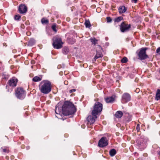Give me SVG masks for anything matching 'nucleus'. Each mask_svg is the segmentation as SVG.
I'll use <instances>...</instances> for the list:
<instances>
[{
    "instance_id": "f257e3e1",
    "label": "nucleus",
    "mask_w": 160,
    "mask_h": 160,
    "mask_svg": "<svg viewBox=\"0 0 160 160\" xmlns=\"http://www.w3.org/2000/svg\"><path fill=\"white\" fill-rule=\"evenodd\" d=\"M76 108L74 105L71 102L65 101L62 106V108H59V106L56 107L55 112L57 114L62 113L65 115H69L73 114L75 112Z\"/></svg>"
},
{
    "instance_id": "f03ea898",
    "label": "nucleus",
    "mask_w": 160,
    "mask_h": 160,
    "mask_svg": "<svg viewBox=\"0 0 160 160\" xmlns=\"http://www.w3.org/2000/svg\"><path fill=\"white\" fill-rule=\"evenodd\" d=\"M52 88L51 82L48 80L42 81L39 85V89L40 92L44 94L49 93L51 91Z\"/></svg>"
},
{
    "instance_id": "7ed1b4c3",
    "label": "nucleus",
    "mask_w": 160,
    "mask_h": 160,
    "mask_svg": "<svg viewBox=\"0 0 160 160\" xmlns=\"http://www.w3.org/2000/svg\"><path fill=\"white\" fill-rule=\"evenodd\" d=\"M102 105L101 103L99 102H96L95 103L92 113L95 118H97V115L102 111Z\"/></svg>"
},
{
    "instance_id": "20e7f679",
    "label": "nucleus",
    "mask_w": 160,
    "mask_h": 160,
    "mask_svg": "<svg viewBox=\"0 0 160 160\" xmlns=\"http://www.w3.org/2000/svg\"><path fill=\"white\" fill-rule=\"evenodd\" d=\"M53 41L52 44L54 48L59 49L62 47L63 43L60 38L56 36L53 37Z\"/></svg>"
},
{
    "instance_id": "39448f33",
    "label": "nucleus",
    "mask_w": 160,
    "mask_h": 160,
    "mask_svg": "<svg viewBox=\"0 0 160 160\" xmlns=\"http://www.w3.org/2000/svg\"><path fill=\"white\" fill-rule=\"evenodd\" d=\"M15 94L17 98L23 99L25 97V91L21 87L17 88L15 91Z\"/></svg>"
},
{
    "instance_id": "423d86ee",
    "label": "nucleus",
    "mask_w": 160,
    "mask_h": 160,
    "mask_svg": "<svg viewBox=\"0 0 160 160\" xmlns=\"http://www.w3.org/2000/svg\"><path fill=\"white\" fill-rule=\"evenodd\" d=\"M131 27L130 24H126L125 22H122L120 25V30L122 32L128 31Z\"/></svg>"
},
{
    "instance_id": "0eeeda50",
    "label": "nucleus",
    "mask_w": 160,
    "mask_h": 160,
    "mask_svg": "<svg viewBox=\"0 0 160 160\" xmlns=\"http://www.w3.org/2000/svg\"><path fill=\"white\" fill-rule=\"evenodd\" d=\"M108 144V141L107 138L103 137L99 140L98 146L102 148L107 146Z\"/></svg>"
},
{
    "instance_id": "6e6552de",
    "label": "nucleus",
    "mask_w": 160,
    "mask_h": 160,
    "mask_svg": "<svg viewBox=\"0 0 160 160\" xmlns=\"http://www.w3.org/2000/svg\"><path fill=\"white\" fill-rule=\"evenodd\" d=\"M146 49L142 48L141 49L138 55L141 60H144L148 58V56L146 53Z\"/></svg>"
},
{
    "instance_id": "1a4fd4ad",
    "label": "nucleus",
    "mask_w": 160,
    "mask_h": 160,
    "mask_svg": "<svg viewBox=\"0 0 160 160\" xmlns=\"http://www.w3.org/2000/svg\"><path fill=\"white\" fill-rule=\"evenodd\" d=\"M18 80L15 77H13L8 82L9 85L12 87H14L16 86Z\"/></svg>"
},
{
    "instance_id": "9d476101",
    "label": "nucleus",
    "mask_w": 160,
    "mask_h": 160,
    "mask_svg": "<svg viewBox=\"0 0 160 160\" xmlns=\"http://www.w3.org/2000/svg\"><path fill=\"white\" fill-rule=\"evenodd\" d=\"M130 100L131 96L129 93H125L123 94L122 97V102H127L130 101Z\"/></svg>"
},
{
    "instance_id": "9b49d317",
    "label": "nucleus",
    "mask_w": 160,
    "mask_h": 160,
    "mask_svg": "<svg viewBox=\"0 0 160 160\" xmlns=\"http://www.w3.org/2000/svg\"><path fill=\"white\" fill-rule=\"evenodd\" d=\"M18 10L21 13H25L27 11V7L24 5L21 4L19 6Z\"/></svg>"
},
{
    "instance_id": "f8f14e48",
    "label": "nucleus",
    "mask_w": 160,
    "mask_h": 160,
    "mask_svg": "<svg viewBox=\"0 0 160 160\" xmlns=\"http://www.w3.org/2000/svg\"><path fill=\"white\" fill-rule=\"evenodd\" d=\"M87 120L89 123L92 124L95 122V119L92 116H89L87 118Z\"/></svg>"
},
{
    "instance_id": "ddd939ff",
    "label": "nucleus",
    "mask_w": 160,
    "mask_h": 160,
    "mask_svg": "<svg viewBox=\"0 0 160 160\" xmlns=\"http://www.w3.org/2000/svg\"><path fill=\"white\" fill-rule=\"evenodd\" d=\"M114 100V98L112 96L105 98V100L107 103H112Z\"/></svg>"
},
{
    "instance_id": "4468645a",
    "label": "nucleus",
    "mask_w": 160,
    "mask_h": 160,
    "mask_svg": "<svg viewBox=\"0 0 160 160\" xmlns=\"http://www.w3.org/2000/svg\"><path fill=\"white\" fill-rule=\"evenodd\" d=\"M126 8L124 6H120L118 8V11L120 13H124L126 11Z\"/></svg>"
},
{
    "instance_id": "2eb2a0df",
    "label": "nucleus",
    "mask_w": 160,
    "mask_h": 160,
    "mask_svg": "<svg viewBox=\"0 0 160 160\" xmlns=\"http://www.w3.org/2000/svg\"><path fill=\"white\" fill-rule=\"evenodd\" d=\"M122 112L121 111H118L116 113L115 116L116 118H120L122 117Z\"/></svg>"
},
{
    "instance_id": "dca6fc26",
    "label": "nucleus",
    "mask_w": 160,
    "mask_h": 160,
    "mask_svg": "<svg viewBox=\"0 0 160 160\" xmlns=\"http://www.w3.org/2000/svg\"><path fill=\"white\" fill-rule=\"evenodd\" d=\"M155 98L157 100L160 99V89L157 90Z\"/></svg>"
},
{
    "instance_id": "f3484780",
    "label": "nucleus",
    "mask_w": 160,
    "mask_h": 160,
    "mask_svg": "<svg viewBox=\"0 0 160 160\" xmlns=\"http://www.w3.org/2000/svg\"><path fill=\"white\" fill-rule=\"evenodd\" d=\"M32 80L35 82H38L42 80V78L38 76H35L33 78Z\"/></svg>"
},
{
    "instance_id": "a211bd4d",
    "label": "nucleus",
    "mask_w": 160,
    "mask_h": 160,
    "mask_svg": "<svg viewBox=\"0 0 160 160\" xmlns=\"http://www.w3.org/2000/svg\"><path fill=\"white\" fill-rule=\"evenodd\" d=\"M102 55L101 53L97 52V54L94 57V59L96 60L97 59L102 57Z\"/></svg>"
},
{
    "instance_id": "6ab92c4d",
    "label": "nucleus",
    "mask_w": 160,
    "mask_h": 160,
    "mask_svg": "<svg viewBox=\"0 0 160 160\" xmlns=\"http://www.w3.org/2000/svg\"><path fill=\"white\" fill-rule=\"evenodd\" d=\"M35 43V41L33 39H31L28 42V45L29 46H32Z\"/></svg>"
},
{
    "instance_id": "aec40b11",
    "label": "nucleus",
    "mask_w": 160,
    "mask_h": 160,
    "mask_svg": "<svg viewBox=\"0 0 160 160\" xmlns=\"http://www.w3.org/2000/svg\"><path fill=\"white\" fill-rule=\"evenodd\" d=\"M116 152L115 149H112L109 152L110 155L112 156H113L116 154Z\"/></svg>"
},
{
    "instance_id": "412c9836",
    "label": "nucleus",
    "mask_w": 160,
    "mask_h": 160,
    "mask_svg": "<svg viewBox=\"0 0 160 160\" xmlns=\"http://www.w3.org/2000/svg\"><path fill=\"white\" fill-rule=\"evenodd\" d=\"M85 25L86 28H89L91 27L90 22L89 20H86L85 22Z\"/></svg>"
},
{
    "instance_id": "4be33fe9",
    "label": "nucleus",
    "mask_w": 160,
    "mask_h": 160,
    "mask_svg": "<svg viewBox=\"0 0 160 160\" xmlns=\"http://www.w3.org/2000/svg\"><path fill=\"white\" fill-rule=\"evenodd\" d=\"M123 19V18L122 17H119L118 18H116L114 19L115 22H119Z\"/></svg>"
},
{
    "instance_id": "5701e85b",
    "label": "nucleus",
    "mask_w": 160,
    "mask_h": 160,
    "mask_svg": "<svg viewBox=\"0 0 160 160\" xmlns=\"http://www.w3.org/2000/svg\"><path fill=\"white\" fill-rule=\"evenodd\" d=\"M63 52L65 54H67L69 52V50L68 48L64 47L63 49Z\"/></svg>"
},
{
    "instance_id": "b1692460",
    "label": "nucleus",
    "mask_w": 160,
    "mask_h": 160,
    "mask_svg": "<svg viewBox=\"0 0 160 160\" xmlns=\"http://www.w3.org/2000/svg\"><path fill=\"white\" fill-rule=\"evenodd\" d=\"M91 41L92 42V43L95 45L97 43V40H96L95 38H91L90 39Z\"/></svg>"
},
{
    "instance_id": "393cba45",
    "label": "nucleus",
    "mask_w": 160,
    "mask_h": 160,
    "mask_svg": "<svg viewBox=\"0 0 160 160\" xmlns=\"http://www.w3.org/2000/svg\"><path fill=\"white\" fill-rule=\"evenodd\" d=\"M42 24H48V21L47 19H45L44 18H43L41 19V21Z\"/></svg>"
},
{
    "instance_id": "a878e982",
    "label": "nucleus",
    "mask_w": 160,
    "mask_h": 160,
    "mask_svg": "<svg viewBox=\"0 0 160 160\" xmlns=\"http://www.w3.org/2000/svg\"><path fill=\"white\" fill-rule=\"evenodd\" d=\"M128 59L127 58H123L121 60V61L122 63H126L127 62Z\"/></svg>"
},
{
    "instance_id": "bb28decb",
    "label": "nucleus",
    "mask_w": 160,
    "mask_h": 160,
    "mask_svg": "<svg viewBox=\"0 0 160 160\" xmlns=\"http://www.w3.org/2000/svg\"><path fill=\"white\" fill-rule=\"evenodd\" d=\"M56 25L55 24L53 25L52 27V29L55 32H57V30L56 28Z\"/></svg>"
},
{
    "instance_id": "cd10ccee",
    "label": "nucleus",
    "mask_w": 160,
    "mask_h": 160,
    "mask_svg": "<svg viewBox=\"0 0 160 160\" xmlns=\"http://www.w3.org/2000/svg\"><path fill=\"white\" fill-rule=\"evenodd\" d=\"M21 18L19 15H16L14 16V18L16 20H18Z\"/></svg>"
},
{
    "instance_id": "c85d7f7f",
    "label": "nucleus",
    "mask_w": 160,
    "mask_h": 160,
    "mask_svg": "<svg viewBox=\"0 0 160 160\" xmlns=\"http://www.w3.org/2000/svg\"><path fill=\"white\" fill-rule=\"evenodd\" d=\"M156 52L160 56V47H159L157 49Z\"/></svg>"
},
{
    "instance_id": "c756f323",
    "label": "nucleus",
    "mask_w": 160,
    "mask_h": 160,
    "mask_svg": "<svg viewBox=\"0 0 160 160\" xmlns=\"http://www.w3.org/2000/svg\"><path fill=\"white\" fill-rule=\"evenodd\" d=\"M136 129L138 132H139L140 129V125L139 124H138L137 125V126L136 127Z\"/></svg>"
},
{
    "instance_id": "7c9ffc66",
    "label": "nucleus",
    "mask_w": 160,
    "mask_h": 160,
    "mask_svg": "<svg viewBox=\"0 0 160 160\" xmlns=\"http://www.w3.org/2000/svg\"><path fill=\"white\" fill-rule=\"evenodd\" d=\"M107 22H111L112 19L110 17H108L107 18Z\"/></svg>"
},
{
    "instance_id": "2f4dec72",
    "label": "nucleus",
    "mask_w": 160,
    "mask_h": 160,
    "mask_svg": "<svg viewBox=\"0 0 160 160\" xmlns=\"http://www.w3.org/2000/svg\"><path fill=\"white\" fill-rule=\"evenodd\" d=\"M75 91H76L75 89H72L70 90L69 92H70V93H71L72 92H75Z\"/></svg>"
},
{
    "instance_id": "473e14b6",
    "label": "nucleus",
    "mask_w": 160,
    "mask_h": 160,
    "mask_svg": "<svg viewBox=\"0 0 160 160\" xmlns=\"http://www.w3.org/2000/svg\"><path fill=\"white\" fill-rule=\"evenodd\" d=\"M3 151L4 152H8V150H7L6 149H3Z\"/></svg>"
},
{
    "instance_id": "72a5a7b5",
    "label": "nucleus",
    "mask_w": 160,
    "mask_h": 160,
    "mask_svg": "<svg viewBox=\"0 0 160 160\" xmlns=\"http://www.w3.org/2000/svg\"><path fill=\"white\" fill-rule=\"evenodd\" d=\"M138 0H132V2H134V3H136Z\"/></svg>"
},
{
    "instance_id": "f704fd0d",
    "label": "nucleus",
    "mask_w": 160,
    "mask_h": 160,
    "mask_svg": "<svg viewBox=\"0 0 160 160\" xmlns=\"http://www.w3.org/2000/svg\"><path fill=\"white\" fill-rule=\"evenodd\" d=\"M31 63L32 64H34V61H32V62H31Z\"/></svg>"
},
{
    "instance_id": "c9c22d12",
    "label": "nucleus",
    "mask_w": 160,
    "mask_h": 160,
    "mask_svg": "<svg viewBox=\"0 0 160 160\" xmlns=\"http://www.w3.org/2000/svg\"><path fill=\"white\" fill-rule=\"evenodd\" d=\"M67 81H65V82H64V83H65V84H67V83H67Z\"/></svg>"
},
{
    "instance_id": "e433bc0d",
    "label": "nucleus",
    "mask_w": 160,
    "mask_h": 160,
    "mask_svg": "<svg viewBox=\"0 0 160 160\" xmlns=\"http://www.w3.org/2000/svg\"><path fill=\"white\" fill-rule=\"evenodd\" d=\"M138 90H139V89H138V88H137L136 89V90L137 91H138Z\"/></svg>"
},
{
    "instance_id": "4c0bfd02",
    "label": "nucleus",
    "mask_w": 160,
    "mask_h": 160,
    "mask_svg": "<svg viewBox=\"0 0 160 160\" xmlns=\"http://www.w3.org/2000/svg\"><path fill=\"white\" fill-rule=\"evenodd\" d=\"M56 117L57 118H58V116H56Z\"/></svg>"
},
{
    "instance_id": "58836bf2",
    "label": "nucleus",
    "mask_w": 160,
    "mask_h": 160,
    "mask_svg": "<svg viewBox=\"0 0 160 160\" xmlns=\"http://www.w3.org/2000/svg\"><path fill=\"white\" fill-rule=\"evenodd\" d=\"M71 44H73V43H71Z\"/></svg>"
},
{
    "instance_id": "ea45409f",
    "label": "nucleus",
    "mask_w": 160,
    "mask_h": 160,
    "mask_svg": "<svg viewBox=\"0 0 160 160\" xmlns=\"http://www.w3.org/2000/svg\"><path fill=\"white\" fill-rule=\"evenodd\" d=\"M159 154H160V153H159Z\"/></svg>"
},
{
    "instance_id": "a19ab883",
    "label": "nucleus",
    "mask_w": 160,
    "mask_h": 160,
    "mask_svg": "<svg viewBox=\"0 0 160 160\" xmlns=\"http://www.w3.org/2000/svg\"><path fill=\"white\" fill-rule=\"evenodd\" d=\"M159 154H160V153H159Z\"/></svg>"
},
{
    "instance_id": "79ce46f5",
    "label": "nucleus",
    "mask_w": 160,
    "mask_h": 160,
    "mask_svg": "<svg viewBox=\"0 0 160 160\" xmlns=\"http://www.w3.org/2000/svg\"><path fill=\"white\" fill-rule=\"evenodd\" d=\"M159 154H160V153H159Z\"/></svg>"
}]
</instances>
